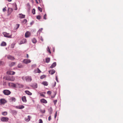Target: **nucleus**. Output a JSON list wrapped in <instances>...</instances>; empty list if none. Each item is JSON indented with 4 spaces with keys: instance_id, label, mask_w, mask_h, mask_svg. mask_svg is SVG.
I'll list each match as a JSON object with an SVG mask.
<instances>
[{
    "instance_id": "6e6d98bb",
    "label": "nucleus",
    "mask_w": 123,
    "mask_h": 123,
    "mask_svg": "<svg viewBox=\"0 0 123 123\" xmlns=\"http://www.w3.org/2000/svg\"><path fill=\"white\" fill-rule=\"evenodd\" d=\"M26 55H27V58H28V57H29V56H28V54H26Z\"/></svg>"
},
{
    "instance_id": "72a5a7b5",
    "label": "nucleus",
    "mask_w": 123,
    "mask_h": 123,
    "mask_svg": "<svg viewBox=\"0 0 123 123\" xmlns=\"http://www.w3.org/2000/svg\"><path fill=\"white\" fill-rule=\"evenodd\" d=\"M39 94L40 96L43 97H45V95L43 93H39Z\"/></svg>"
},
{
    "instance_id": "b1692460",
    "label": "nucleus",
    "mask_w": 123,
    "mask_h": 123,
    "mask_svg": "<svg viewBox=\"0 0 123 123\" xmlns=\"http://www.w3.org/2000/svg\"><path fill=\"white\" fill-rule=\"evenodd\" d=\"M50 60V58H47L45 59L46 62L47 63H49Z\"/></svg>"
},
{
    "instance_id": "5fc2aeb1",
    "label": "nucleus",
    "mask_w": 123,
    "mask_h": 123,
    "mask_svg": "<svg viewBox=\"0 0 123 123\" xmlns=\"http://www.w3.org/2000/svg\"><path fill=\"white\" fill-rule=\"evenodd\" d=\"M40 39H41V40L42 41H43V39L42 37H41V38Z\"/></svg>"
},
{
    "instance_id": "dca6fc26",
    "label": "nucleus",
    "mask_w": 123,
    "mask_h": 123,
    "mask_svg": "<svg viewBox=\"0 0 123 123\" xmlns=\"http://www.w3.org/2000/svg\"><path fill=\"white\" fill-rule=\"evenodd\" d=\"M56 65V62H54L53 63L51 66L49 68H52L55 67Z\"/></svg>"
},
{
    "instance_id": "58836bf2",
    "label": "nucleus",
    "mask_w": 123,
    "mask_h": 123,
    "mask_svg": "<svg viewBox=\"0 0 123 123\" xmlns=\"http://www.w3.org/2000/svg\"><path fill=\"white\" fill-rule=\"evenodd\" d=\"M33 86L34 88H36L37 87V84H35L33 85Z\"/></svg>"
},
{
    "instance_id": "2f4dec72",
    "label": "nucleus",
    "mask_w": 123,
    "mask_h": 123,
    "mask_svg": "<svg viewBox=\"0 0 123 123\" xmlns=\"http://www.w3.org/2000/svg\"><path fill=\"white\" fill-rule=\"evenodd\" d=\"M18 68H21L23 67V66L21 64H18Z\"/></svg>"
},
{
    "instance_id": "f03ea898",
    "label": "nucleus",
    "mask_w": 123,
    "mask_h": 123,
    "mask_svg": "<svg viewBox=\"0 0 123 123\" xmlns=\"http://www.w3.org/2000/svg\"><path fill=\"white\" fill-rule=\"evenodd\" d=\"M3 92L4 95H10L11 93V92L9 90H4Z\"/></svg>"
},
{
    "instance_id": "864d4df0",
    "label": "nucleus",
    "mask_w": 123,
    "mask_h": 123,
    "mask_svg": "<svg viewBox=\"0 0 123 123\" xmlns=\"http://www.w3.org/2000/svg\"><path fill=\"white\" fill-rule=\"evenodd\" d=\"M50 113L51 114L52 113V108H50Z\"/></svg>"
},
{
    "instance_id": "1a4fd4ad",
    "label": "nucleus",
    "mask_w": 123,
    "mask_h": 123,
    "mask_svg": "<svg viewBox=\"0 0 123 123\" xmlns=\"http://www.w3.org/2000/svg\"><path fill=\"white\" fill-rule=\"evenodd\" d=\"M6 73L8 74L14 75L15 74V72L11 71H9L7 72Z\"/></svg>"
},
{
    "instance_id": "bb28decb",
    "label": "nucleus",
    "mask_w": 123,
    "mask_h": 123,
    "mask_svg": "<svg viewBox=\"0 0 123 123\" xmlns=\"http://www.w3.org/2000/svg\"><path fill=\"white\" fill-rule=\"evenodd\" d=\"M32 42L34 43H35L37 42L36 39L35 38H33L32 39Z\"/></svg>"
},
{
    "instance_id": "f3484780",
    "label": "nucleus",
    "mask_w": 123,
    "mask_h": 123,
    "mask_svg": "<svg viewBox=\"0 0 123 123\" xmlns=\"http://www.w3.org/2000/svg\"><path fill=\"white\" fill-rule=\"evenodd\" d=\"M42 84L45 86H47L48 85V83L47 81H43L42 82Z\"/></svg>"
},
{
    "instance_id": "680f3d73",
    "label": "nucleus",
    "mask_w": 123,
    "mask_h": 123,
    "mask_svg": "<svg viewBox=\"0 0 123 123\" xmlns=\"http://www.w3.org/2000/svg\"><path fill=\"white\" fill-rule=\"evenodd\" d=\"M2 62H1V61H0V63H2Z\"/></svg>"
},
{
    "instance_id": "473e14b6",
    "label": "nucleus",
    "mask_w": 123,
    "mask_h": 123,
    "mask_svg": "<svg viewBox=\"0 0 123 123\" xmlns=\"http://www.w3.org/2000/svg\"><path fill=\"white\" fill-rule=\"evenodd\" d=\"M22 22L23 23L25 24L27 22V20L26 19H24L23 20Z\"/></svg>"
},
{
    "instance_id": "79ce46f5",
    "label": "nucleus",
    "mask_w": 123,
    "mask_h": 123,
    "mask_svg": "<svg viewBox=\"0 0 123 123\" xmlns=\"http://www.w3.org/2000/svg\"><path fill=\"white\" fill-rule=\"evenodd\" d=\"M39 123H42L43 121L41 119H40L39 120Z\"/></svg>"
},
{
    "instance_id": "bf43d9fd",
    "label": "nucleus",
    "mask_w": 123,
    "mask_h": 123,
    "mask_svg": "<svg viewBox=\"0 0 123 123\" xmlns=\"http://www.w3.org/2000/svg\"><path fill=\"white\" fill-rule=\"evenodd\" d=\"M8 1L10 2L12 1V0H7Z\"/></svg>"
},
{
    "instance_id": "7c9ffc66",
    "label": "nucleus",
    "mask_w": 123,
    "mask_h": 123,
    "mask_svg": "<svg viewBox=\"0 0 123 123\" xmlns=\"http://www.w3.org/2000/svg\"><path fill=\"white\" fill-rule=\"evenodd\" d=\"M46 77V76L44 75H42L40 77V79H42Z\"/></svg>"
},
{
    "instance_id": "6e6552de",
    "label": "nucleus",
    "mask_w": 123,
    "mask_h": 123,
    "mask_svg": "<svg viewBox=\"0 0 123 123\" xmlns=\"http://www.w3.org/2000/svg\"><path fill=\"white\" fill-rule=\"evenodd\" d=\"M23 62L25 64H28L31 62V60L28 59H25L23 60Z\"/></svg>"
},
{
    "instance_id": "a878e982",
    "label": "nucleus",
    "mask_w": 123,
    "mask_h": 123,
    "mask_svg": "<svg viewBox=\"0 0 123 123\" xmlns=\"http://www.w3.org/2000/svg\"><path fill=\"white\" fill-rule=\"evenodd\" d=\"M18 109H22L24 108V106L23 105H19L18 106Z\"/></svg>"
},
{
    "instance_id": "4468645a",
    "label": "nucleus",
    "mask_w": 123,
    "mask_h": 123,
    "mask_svg": "<svg viewBox=\"0 0 123 123\" xmlns=\"http://www.w3.org/2000/svg\"><path fill=\"white\" fill-rule=\"evenodd\" d=\"M49 74L52 75L55 72V71L54 70L51 69L49 71Z\"/></svg>"
},
{
    "instance_id": "49530a36",
    "label": "nucleus",
    "mask_w": 123,
    "mask_h": 123,
    "mask_svg": "<svg viewBox=\"0 0 123 123\" xmlns=\"http://www.w3.org/2000/svg\"><path fill=\"white\" fill-rule=\"evenodd\" d=\"M57 100H55L53 102L54 103V104L55 105L56 103L57 102Z\"/></svg>"
},
{
    "instance_id": "e433bc0d",
    "label": "nucleus",
    "mask_w": 123,
    "mask_h": 123,
    "mask_svg": "<svg viewBox=\"0 0 123 123\" xmlns=\"http://www.w3.org/2000/svg\"><path fill=\"white\" fill-rule=\"evenodd\" d=\"M32 12L33 14H35V10L34 9H32Z\"/></svg>"
},
{
    "instance_id": "5701e85b",
    "label": "nucleus",
    "mask_w": 123,
    "mask_h": 123,
    "mask_svg": "<svg viewBox=\"0 0 123 123\" xmlns=\"http://www.w3.org/2000/svg\"><path fill=\"white\" fill-rule=\"evenodd\" d=\"M6 43L5 42H3L0 44L1 46H6Z\"/></svg>"
},
{
    "instance_id": "9d476101",
    "label": "nucleus",
    "mask_w": 123,
    "mask_h": 123,
    "mask_svg": "<svg viewBox=\"0 0 123 123\" xmlns=\"http://www.w3.org/2000/svg\"><path fill=\"white\" fill-rule=\"evenodd\" d=\"M13 11V9L12 8H9L8 10V15H9Z\"/></svg>"
},
{
    "instance_id": "4d7b16f0",
    "label": "nucleus",
    "mask_w": 123,
    "mask_h": 123,
    "mask_svg": "<svg viewBox=\"0 0 123 123\" xmlns=\"http://www.w3.org/2000/svg\"><path fill=\"white\" fill-rule=\"evenodd\" d=\"M36 0V3H37V4H38V2L37 1V0Z\"/></svg>"
},
{
    "instance_id": "f8f14e48",
    "label": "nucleus",
    "mask_w": 123,
    "mask_h": 123,
    "mask_svg": "<svg viewBox=\"0 0 123 123\" xmlns=\"http://www.w3.org/2000/svg\"><path fill=\"white\" fill-rule=\"evenodd\" d=\"M27 42V40L26 39H22L20 41V42L19 43L20 45L21 44H22L25 43Z\"/></svg>"
},
{
    "instance_id": "09e8293b",
    "label": "nucleus",
    "mask_w": 123,
    "mask_h": 123,
    "mask_svg": "<svg viewBox=\"0 0 123 123\" xmlns=\"http://www.w3.org/2000/svg\"><path fill=\"white\" fill-rule=\"evenodd\" d=\"M15 6L16 7V8L15 10H17V5L16 4V3L15 4Z\"/></svg>"
},
{
    "instance_id": "412c9836",
    "label": "nucleus",
    "mask_w": 123,
    "mask_h": 123,
    "mask_svg": "<svg viewBox=\"0 0 123 123\" xmlns=\"http://www.w3.org/2000/svg\"><path fill=\"white\" fill-rule=\"evenodd\" d=\"M30 116H28V118H25V120L26 121L28 122L30 120Z\"/></svg>"
},
{
    "instance_id": "13d9d810",
    "label": "nucleus",
    "mask_w": 123,
    "mask_h": 123,
    "mask_svg": "<svg viewBox=\"0 0 123 123\" xmlns=\"http://www.w3.org/2000/svg\"><path fill=\"white\" fill-rule=\"evenodd\" d=\"M55 96H51V98H54L55 97Z\"/></svg>"
},
{
    "instance_id": "c756f323",
    "label": "nucleus",
    "mask_w": 123,
    "mask_h": 123,
    "mask_svg": "<svg viewBox=\"0 0 123 123\" xmlns=\"http://www.w3.org/2000/svg\"><path fill=\"white\" fill-rule=\"evenodd\" d=\"M2 114L4 116H6L7 115V112L6 111H5L2 112Z\"/></svg>"
},
{
    "instance_id": "cd10ccee",
    "label": "nucleus",
    "mask_w": 123,
    "mask_h": 123,
    "mask_svg": "<svg viewBox=\"0 0 123 123\" xmlns=\"http://www.w3.org/2000/svg\"><path fill=\"white\" fill-rule=\"evenodd\" d=\"M12 111L14 115H16L17 113V111H16L12 110Z\"/></svg>"
},
{
    "instance_id": "423d86ee",
    "label": "nucleus",
    "mask_w": 123,
    "mask_h": 123,
    "mask_svg": "<svg viewBox=\"0 0 123 123\" xmlns=\"http://www.w3.org/2000/svg\"><path fill=\"white\" fill-rule=\"evenodd\" d=\"M8 85L10 86H11L14 88H17V83H8Z\"/></svg>"
},
{
    "instance_id": "7ed1b4c3",
    "label": "nucleus",
    "mask_w": 123,
    "mask_h": 123,
    "mask_svg": "<svg viewBox=\"0 0 123 123\" xmlns=\"http://www.w3.org/2000/svg\"><path fill=\"white\" fill-rule=\"evenodd\" d=\"M7 101L4 98H1L0 99V104L1 105H4L6 103Z\"/></svg>"
},
{
    "instance_id": "6ab92c4d",
    "label": "nucleus",
    "mask_w": 123,
    "mask_h": 123,
    "mask_svg": "<svg viewBox=\"0 0 123 123\" xmlns=\"http://www.w3.org/2000/svg\"><path fill=\"white\" fill-rule=\"evenodd\" d=\"M19 18H25V15H23L22 13L19 14Z\"/></svg>"
},
{
    "instance_id": "aec40b11",
    "label": "nucleus",
    "mask_w": 123,
    "mask_h": 123,
    "mask_svg": "<svg viewBox=\"0 0 123 123\" xmlns=\"http://www.w3.org/2000/svg\"><path fill=\"white\" fill-rule=\"evenodd\" d=\"M40 101L42 103H47L46 100L44 99H42L40 100Z\"/></svg>"
},
{
    "instance_id": "37998d69",
    "label": "nucleus",
    "mask_w": 123,
    "mask_h": 123,
    "mask_svg": "<svg viewBox=\"0 0 123 123\" xmlns=\"http://www.w3.org/2000/svg\"><path fill=\"white\" fill-rule=\"evenodd\" d=\"M47 93L50 95L51 94V92L50 91H48L47 92Z\"/></svg>"
},
{
    "instance_id": "a19ab883",
    "label": "nucleus",
    "mask_w": 123,
    "mask_h": 123,
    "mask_svg": "<svg viewBox=\"0 0 123 123\" xmlns=\"http://www.w3.org/2000/svg\"><path fill=\"white\" fill-rule=\"evenodd\" d=\"M37 72L38 73H41V71H40V70H39V68H37Z\"/></svg>"
},
{
    "instance_id": "4be33fe9",
    "label": "nucleus",
    "mask_w": 123,
    "mask_h": 123,
    "mask_svg": "<svg viewBox=\"0 0 123 123\" xmlns=\"http://www.w3.org/2000/svg\"><path fill=\"white\" fill-rule=\"evenodd\" d=\"M25 93L29 95H31L32 94V93L31 92L28 90L25 91Z\"/></svg>"
},
{
    "instance_id": "c03bdc74",
    "label": "nucleus",
    "mask_w": 123,
    "mask_h": 123,
    "mask_svg": "<svg viewBox=\"0 0 123 123\" xmlns=\"http://www.w3.org/2000/svg\"><path fill=\"white\" fill-rule=\"evenodd\" d=\"M46 14H45L43 16V18L45 19H46Z\"/></svg>"
},
{
    "instance_id": "39448f33",
    "label": "nucleus",
    "mask_w": 123,
    "mask_h": 123,
    "mask_svg": "<svg viewBox=\"0 0 123 123\" xmlns=\"http://www.w3.org/2000/svg\"><path fill=\"white\" fill-rule=\"evenodd\" d=\"M25 79L26 81L27 82L31 81L32 80L31 77V76H26L25 77Z\"/></svg>"
},
{
    "instance_id": "ddd939ff",
    "label": "nucleus",
    "mask_w": 123,
    "mask_h": 123,
    "mask_svg": "<svg viewBox=\"0 0 123 123\" xmlns=\"http://www.w3.org/2000/svg\"><path fill=\"white\" fill-rule=\"evenodd\" d=\"M31 35L30 33L28 31L26 32L25 34V36L26 37H29Z\"/></svg>"
},
{
    "instance_id": "4c0bfd02",
    "label": "nucleus",
    "mask_w": 123,
    "mask_h": 123,
    "mask_svg": "<svg viewBox=\"0 0 123 123\" xmlns=\"http://www.w3.org/2000/svg\"><path fill=\"white\" fill-rule=\"evenodd\" d=\"M47 50L48 51V52H49L50 53V54H51V52L50 51V49L49 48V47H48V48H47Z\"/></svg>"
},
{
    "instance_id": "603ef678",
    "label": "nucleus",
    "mask_w": 123,
    "mask_h": 123,
    "mask_svg": "<svg viewBox=\"0 0 123 123\" xmlns=\"http://www.w3.org/2000/svg\"><path fill=\"white\" fill-rule=\"evenodd\" d=\"M55 78H56V81L57 82H58V78H57V76H56Z\"/></svg>"
},
{
    "instance_id": "a211bd4d",
    "label": "nucleus",
    "mask_w": 123,
    "mask_h": 123,
    "mask_svg": "<svg viewBox=\"0 0 123 123\" xmlns=\"http://www.w3.org/2000/svg\"><path fill=\"white\" fill-rule=\"evenodd\" d=\"M26 98V97L25 96H23L22 98V101L25 102H27V100Z\"/></svg>"
},
{
    "instance_id": "c85d7f7f",
    "label": "nucleus",
    "mask_w": 123,
    "mask_h": 123,
    "mask_svg": "<svg viewBox=\"0 0 123 123\" xmlns=\"http://www.w3.org/2000/svg\"><path fill=\"white\" fill-rule=\"evenodd\" d=\"M43 30V29L42 28H41L40 29H39V31L37 32V34L39 33V34H40V32H41Z\"/></svg>"
},
{
    "instance_id": "c9c22d12",
    "label": "nucleus",
    "mask_w": 123,
    "mask_h": 123,
    "mask_svg": "<svg viewBox=\"0 0 123 123\" xmlns=\"http://www.w3.org/2000/svg\"><path fill=\"white\" fill-rule=\"evenodd\" d=\"M37 18L38 19H40L41 18V16L40 15H38L37 16Z\"/></svg>"
},
{
    "instance_id": "9b49d317",
    "label": "nucleus",
    "mask_w": 123,
    "mask_h": 123,
    "mask_svg": "<svg viewBox=\"0 0 123 123\" xmlns=\"http://www.w3.org/2000/svg\"><path fill=\"white\" fill-rule=\"evenodd\" d=\"M17 88H23V86H24L22 84H19L18 83H17Z\"/></svg>"
},
{
    "instance_id": "20e7f679",
    "label": "nucleus",
    "mask_w": 123,
    "mask_h": 123,
    "mask_svg": "<svg viewBox=\"0 0 123 123\" xmlns=\"http://www.w3.org/2000/svg\"><path fill=\"white\" fill-rule=\"evenodd\" d=\"M4 37L8 38H11L12 35H9V34L7 33L6 32H4L3 33Z\"/></svg>"
},
{
    "instance_id": "f704fd0d",
    "label": "nucleus",
    "mask_w": 123,
    "mask_h": 123,
    "mask_svg": "<svg viewBox=\"0 0 123 123\" xmlns=\"http://www.w3.org/2000/svg\"><path fill=\"white\" fill-rule=\"evenodd\" d=\"M38 9L41 12H42V9L41 8L39 7H38Z\"/></svg>"
},
{
    "instance_id": "ea45409f",
    "label": "nucleus",
    "mask_w": 123,
    "mask_h": 123,
    "mask_svg": "<svg viewBox=\"0 0 123 123\" xmlns=\"http://www.w3.org/2000/svg\"><path fill=\"white\" fill-rule=\"evenodd\" d=\"M19 25H20L19 24H17L16 25V29H18L19 28Z\"/></svg>"
},
{
    "instance_id": "393cba45",
    "label": "nucleus",
    "mask_w": 123,
    "mask_h": 123,
    "mask_svg": "<svg viewBox=\"0 0 123 123\" xmlns=\"http://www.w3.org/2000/svg\"><path fill=\"white\" fill-rule=\"evenodd\" d=\"M16 64V63L15 62H12L10 64L9 66L10 67H12L14 66Z\"/></svg>"
},
{
    "instance_id": "2eb2a0df",
    "label": "nucleus",
    "mask_w": 123,
    "mask_h": 123,
    "mask_svg": "<svg viewBox=\"0 0 123 123\" xmlns=\"http://www.w3.org/2000/svg\"><path fill=\"white\" fill-rule=\"evenodd\" d=\"M7 58L8 59L11 60H13L14 59V58L13 56L11 55H8L7 56Z\"/></svg>"
},
{
    "instance_id": "a18cd8bd",
    "label": "nucleus",
    "mask_w": 123,
    "mask_h": 123,
    "mask_svg": "<svg viewBox=\"0 0 123 123\" xmlns=\"http://www.w3.org/2000/svg\"><path fill=\"white\" fill-rule=\"evenodd\" d=\"M6 7H5L4 8H3V12H5V11H6Z\"/></svg>"
},
{
    "instance_id": "3c124183",
    "label": "nucleus",
    "mask_w": 123,
    "mask_h": 123,
    "mask_svg": "<svg viewBox=\"0 0 123 123\" xmlns=\"http://www.w3.org/2000/svg\"><path fill=\"white\" fill-rule=\"evenodd\" d=\"M51 119V116H50L48 117V120L49 121H50Z\"/></svg>"
},
{
    "instance_id": "8fccbe9b",
    "label": "nucleus",
    "mask_w": 123,
    "mask_h": 123,
    "mask_svg": "<svg viewBox=\"0 0 123 123\" xmlns=\"http://www.w3.org/2000/svg\"><path fill=\"white\" fill-rule=\"evenodd\" d=\"M57 111H56V112H55V118L56 116H57Z\"/></svg>"
},
{
    "instance_id": "de8ad7c7",
    "label": "nucleus",
    "mask_w": 123,
    "mask_h": 123,
    "mask_svg": "<svg viewBox=\"0 0 123 123\" xmlns=\"http://www.w3.org/2000/svg\"><path fill=\"white\" fill-rule=\"evenodd\" d=\"M11 98L12 100H13V101L14 100V101H15V98H14V97H12V98Z\"/></svg>"
},
{
    "instance_id": "f257e3e1",
    "label": "nucleus",
    "mask_w": 123,
    "mask_h": 123,
    "mask_svg": "<svg viewBox=\"0 0 123 123\" xmlns=\"http://www.w3.org/2000/svg\"><path fill=\"white\" fill-rule=\"evenodd\" d=\"M6 79L7 80L13 81L15 80V78L13 76H12L11 77L9 76L6 77Z\"/></svg>"
},
{
    "instance_id": "e2e57ef3",
    "label": "nucleus",
    "mask_w": 123,
    "mask_h": 123,
    "mask_svg": "<svg viewBox=\"0 0 123 123\" xmlns=\"http://www.w3.org/2000/svg\"><path fill=\"white\" fill-rule=\"evenodd\" d=\"M56 94H55V95Z\"/></svg>"
},
{
    "instance_id": "0eeeda50",
    "label": "nucleus",
    "mask_w": 123,
    "mask_h": 123,
    "mask_svg": "<svg viewBox=\"0 0 123 123\" xmlns=\"http://www.w3.org/2000/svg\"><path fill=\"white\" fill-rule=\"evenodd\" d=\"M9 120V118L7 117H2L1 118V120L3 122H7Z\"/></svg>"
},
{
    "instance_id": "052dcab7",
    "label": "nucleus",
    "mask_w": 123,
    "mask_h": 123,
    "mask_svg": "<svg viewBox=\"0 0 123 123\" xmlns=\"http://www.w3.org/2000/svg\"><path fill=\"white\" fill-rule=\"evenodd\" d=\"M55 84H56V82H55Z\"/></svg>"
}]
</instances>
